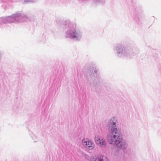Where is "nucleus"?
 <instances>
[{"mask_svg":"<svg viewBox=\"0 0 161 161\" xmlns=\"http://www.w3.org/2000/svg\"><path fill=\"white\" fill-rule=\"evenodd\" d=\"M118 123V120L115 117H113L109 120L107 125L108 133L107 135V139L110 144L116 145L122 150H125L128 147V144L122 138V133L117 127Z\"/></svg>","mask_w":161,"mask_h":161,"instance_id":"nucleus-1","label":"nucleus"},{"mask_svg":"<svg viewBox=\"0 0 161 161\" xmlns=\"http://www.w3.org/2000/svg\"><path fill=\"white\" fill-rule=\"evenodd\" d=\"M66 29L64 37L76 41H80L82 37L81 31L76 27L75 23L68 20L65 21Z\"/></svg>","mask_w":161,"mask_h":161,"instance_id":"nucleus-2","label":"nucleus"},{"mask_svg":"<svg viewBox=\"0 0 161 161\" xmlns=\"http://www.w3.org/2000/svg\"><path fill=\"white\" fill-rule=\"evenodd\" d=\"M28 19V16L22 11H17L11 16L0 18V25L3 23H19L25 22Z\"/></svg>","mask_w":161,"mask_h":161,"instance_id":"nucleus-3","label":"nucleus"},{"mask_svg":"<svg viewBox=\"0 0 161 161\" xmlns=\"http://www.w3.org/2000/svg\"><path fill=\"white\" fill-rule=\"evenodd\" d=\"M116 55L120 58H131L133 56L132 52L125 47L121 43L117 44L114 47Z\"/></svg>","mask_w":161,"mask_h":161,"instance_id":"nucleus-4","label":"nucleus"},{"mask_svg":"<svg viewBox=\"0 0 161 161\" xmlns=\"http://www.w3.org/2000/svg\"><path fill=\"white\" fill-rule=\"evenodd\" d=\"M94 139L96 144L99 147L103 148L106 146L107 143L105 139L103 137L96 135Z\"/></svg>","mask_w":161,"mask_h":161,"instance_id":"nucleus-5","label":"nucleus"},{"mask_svg":"<svg viewBox=\"0 0 161 161\" xmlns=\"http://www.w3.org/2000/svg\"><path fill=\"white\" fill-rule=\"evenodd\" d=\"M82 145L89 150H92L94 148V143L92 142L91 140L84 138L82 139Z\"/></svg>","mask_w":161,"mask_h":161,"instance_id":"nucleus-6","label":"nucleus"},{"mask_svg":"<svg viewBox=\"0 0 161 161\" xmlns=\"http://www.w3.org/2000/svg\"><path fill=\"white\" fill-rule=\"evenodd\" d=\"M90 161H109L108 158L105 156L100 155H95L91 158Z\"/></svg>","mask_w":161,"mask_h":161,"instance_id":"nucleus-7","label":"nucleus"},{"mask_svg":"<svg viewBox=\"0 0 161 161\" xmlns=\"http://www.w3.org/2000/svg\"><path fill=\"white\" fill-rule=\"evenodd\" d=\"M93 4L95 6L103 5L105 2L106 0H92Z\"/></svg>","mask_w":161,"mask_h":161,"instance_id":"nucleus-8","label":"nucleus"},{"mask_svg":"<svg viewBox=\"0 0 161 161\" xmlns=\"http://www.w3.org/2000/svg\"><path fill=\"white\" fill-rule=\"evenodd\" d=\"M34 0H21V2L24 3H29L30 2H33Z\"/></svg>","mask_w":161,"mask_h":161,"instance_id":"nucleus-9","label":"nucleus"},{"mask_svg":"<svg viewBox=\"0 0 161 161\" xmlns=\"http://www.w3.org/2000/svg\"><path fill=\"white\" fill-rule=\"evenodd\" d=\"M33 138H34V142H36L37 141V140H36V139H36V137L34 135V136H33Z\"/></svg>","mask_w":161,"mask_h":161,"instance_id":"nucleus-10","label":"nucleus"},{"mask_svg":"<svg viewBox=\"0 0 161 161\" xmlns=\"http://www.w3.org/2000/svg\"><path fill=\"white\" fill-rule=\"evenodd\" d=\"M94 72L96 74H97L98 72V70L97 69H95L94 70Z\"/></svg>","mask_w":161,"mask_h":161,"instance_id":"nucleus-11","label":"nucleus"},{"mask_svg":"<svg viewBox=\"0 0 161 161\" xmlns=\"http://www.w3.org/2000/svg\"><path fill=\"white\" fill-rule=\"evenodd\" d=\"M90 71H91V72L93 73V71H92L91 69H90Z\"/></svg>","mask_w":161,"mask_h":161,"instance_id":"nucleus-12","label":"nucleus"}]
</instances>
